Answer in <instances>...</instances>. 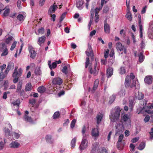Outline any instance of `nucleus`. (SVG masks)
Returning <instances> with one entry per match:
<instances>
[{
    "instance_id": "26",
    "label": "nucleus",
    "mask_w": 153,
    "mask_h": 153,
    "mask_svg": "<svg viewBox=\"0 0 153 153\" xmlns=\"http://www.w3.org/2000/svg\"><path fill=\"white\" fill-rule=\"evenodd\" d=\"M32 89V85L30 83H28L26 85L25 90L26 91H30Z\"/></svg>"
},
{
    "instance_id": "8",
    "label": "nucleus",
    "mask_w": 153,
    "mask_h": 153,
    "mask_svg": "<svg viewBox=\"0 0 153 153\" xmlns=\"http://www.w3.org/2000/svg\"><path fill=\"white\" fill-rule=\"evenodd\" d=\"M99 143H94L92 144L91 153H97L99 149Z\"/></svg>"
},
{
    "instance_id": "60",
    "label": "nucleus",
    "mask_w": 153,
    "mask_h": 153,
    "mask_svg": "<svg viewBox=\"0 0 153 153\" xmlns=\"http://www.w3.org/2000/svg\"><path fill=\"white\" fill-rule=\"evenodd\" d=\"M40 71L39 68H36L35 71V74L39 75L40 74Z\"/></svg>"
},
{
    "instance_id": "37",
    "label": "nucleus",
    "mask_w": 153,
    "mask_h": 153,
    "mask_svg": "<svg viewBox=\"0 0 153 153\" xmlns=\"http://www.w3.org/2000/svg\"><path fill=\"white\" fill-rule=\"evenodd\" d=\"M76 120L74 119L71 123V128H73L75 126L76 123Z\"/></svg>"
},
{
    "instance_id": "24",
    "label": "nucleus",
    "mask_w": 153,
    "mask_h": 153,
    "mask_svg": "<svg viewBox=\"0 0 153 153\" xmlns=\"http://www.w3.org/2000/svg\"><path fill=\"white\" fill-rule=\"evenodd\" d=\"M37 90L39 93H42L46 91V88L45 86H41L38 88Z\"/></svg>"
},
{
    "instance_id": "50",
    "label": "nucleus",
    "mask_w": 153,
    "mask_h": 153,
    "mask_svg": "<svg viewBox=\"0 0 153 153\" xmlns=\"http://www.w3.org/2000/svg\"><path fill=\"white\" fill-rule=\"evenodd\" d=\"M148 33V37L150 39H153V32L149 31Z\"/></svg>"
},
{
    "instance_id": "15",
    "label": "nucleus",
    "mask_w": 153,
    "mask_h": 153,
    "mask_svg": "<svg viewBox=\"0 0 153 153\" xmlns=\"http://www.w3.org/2000/svg\"><path fill=\"white\" fill-rule=\"evenodd\" d=\"M123 125L122 124H117L115 125L116 128L117 129L115 133V135L118 133L119 132L122 131V128L123 127Z\"/></svg>"
},
{
    "instance_id": "41",
    "label": "nucleus",
    "mask_w": 153,
    "mask_h": 153,
    "mask_svg": "<svg viewBox=\"0 0 153 153\" xmlns=\"http://www.w3.org/2000/svg\"><path fill=\"white\" fill-rule=\"evenodd\" d=\"M62 71L63 73L66 75L68 74V68L66 66L63 67Z\"/></svg>"
},
{
    "instance_id": "12",
    "label": "nucleus",
    "mask_w": 153,
    "mask_h": 153,
    "mask_svg": "<svg viewBox=\"0 0 153 153\" xmlns=\"http://www.w3.org/2000/svg\"><path fill=\"white\" fill-rule=\"evenodd\" d=\"M45 139L47 143L52 144L54 142V140L52 139V136L51 135H47L45 137Z\"/></svg>"
},
{
    "instance_id": "42",
    "label": "nucleus",
    "mask_w": 153,
    "mask_h": 153,
    "mask_svg": "<svg viewBox=\"0 0 153 153\" xmlns=\"http://www.w3.org/2000/svg\"><path fill=\"white\" fill-rule=\"evenodd\" d=\"M128 119V116L127 114H125L122 118V120L124 122L126 121Z\"/></svg>"
},
{
    "instance_id": "34",
    "label": "nucleus",
    "mask_w": 153,
    "mask_h": 153,
    "mask_svg": "<svg viewBox=\"0 0 153 153\" xmlns=\"http://www.w3.org/2000/svg\"><path fill=\"white\" fill-rule=\"evenodd\" d=\"M76 139V137L74 138L71 142V146L72 148H74L75 145Z\"/></svg>"
},
{
    "instance_id": "16",
    "label": "nucleus",
    "mask_w": 153,
    "mask_h": 153,
    "mask_svg": "<svg viewBox=\"0 0 153 153\" xmlns=\"http://www.w3.org/2000/svg\"><path fill=\"white\" fill-rule=\"evenodd\" d=\"M22 81H19L17 86V89L16 92L18 93H19L22 90Z\"/></svg>"
},
{
    "instance_id": "10",
    "label": "nucleus",
    "mask_w": 153,
    "mask_h": 153,
    "mask_svg": "<svg viewBox=\"0 0 153 153\" xmlns=\"http://www.w3.org/2000/svg\"><path fill=\"white\" fill-rule=\"evenodd\" d=\"M103 115L102 113H99L97 114L96 117V123L98 125L100 124L103 118Z\"/></svg>"
},
{
    "instance_id": "28",
    "label": "nucleus",
    "mask_w": 153,
    "mask_h": 153,
    "mask_svg": "<svg viewBox=\"0 0 153 153\" xmlns=\"http://www.w3.org/2000/svg\"><path fill=\"white\" fill-rule=\"evenodd\" d=\"M126 17L127 19L129 21H131L132 20V17L131 13L129 11L126 14Z\"/></svg>"
},
{
    "instance_id": "47",
    "label": "nucleus",
    "mask_w": 153,
    "mask_h": 153,
    "mask_svg": "<svg viewBox=\"0 0 153 153\" xmlns=\"http://www.w3.org/2000/svg\"><path fill=\"white\" fill-rule=\"evenodd\" d=\"M5 140H4V142L2 141L0 142V150H1L3 149L4 146V144L6 143Z\"/></svg>"
},
{
    "instance_id": "56",
    "label": "nucleus",
    "mask_w": 153,
    "mask_h": 153,
    "mask_svg": "<svg viewBox=\"0 0 153 153\" xmlns=\"http://www.w3.org/2000/svg\"><path fill=\"white\" fill-rule=\"evenodd\" d=\"M16 42H14L12 44L11 46V47L10 50L11 51H13L14 48H15L16 45Z\"/></svg>"
},
{
    "instance_id": "58",
    "label": "nucleus",
    "mask_w": 153,
    "mask_h": 153,
    "mask_svg": "<svg viewBox=\"0 0 153 153\" xmlns=\"http://www.w3.org/2000/svg\"><path fill=\"white\" fill-rule=\"evenodd\" d=\"M14 65L13 63H10L7 65V68H9V69H11V68H13L14 67Z\"/></svg>"
},
{
    "instance_id": "31",
    "label": "nucleus",
    "mask_w": 153,
    "mask_h": 153,
    "mask_svg": "<svg viewBox=\"0 0 153 153\" xmlns=\"http://www.w3.org/2000/svg\"><path fill=\"white\" fill-rule=\"evenodd\" d=\"M110 100L109 101V103L110 104H111L114 101L116 98V96L114 95H113L110 97Z\"/></svg>"
},
{
    "instance_id": "49",
    "label": "nucleus",
    "mask_w": 153,
    "mask_h": 153,
    "mask_svg": "<svg viewBox=\"0 0 153 153\" xmlns=\"http://www.w3.org/2000/svg\"><path fill=\"white\" fill-rule=\"evenodd\" d=\"M8 53V51L7 49V48H5L3 52L1 53V56H5L7 55Z\"/></svg>"
},
{
    "instance_id": "27",
    "label": "nucleus",
    "mask_w": 153,
    "mask_h": 153,
    "mask_svg": "<svg viewBox=\"0 0 153 153\" xmlns=\"http://www.w3.org/2000/svg\"><path fill=\"white\" fill-rule=\"evenodd\" d=\"M144 56L143 53L140 52L139 55V61L140 63L142 62L144 59Z\"/></svg>"
},
{
    "instance_id": "64",
    "label": "nucleus",
    "mask_w": 153,
    "mask_h": 153,
    "mask_svg": "<svg viewBox=\"0 0 153 153\" xmlns=\"http://www.w3.org/2000/svg\"><path fill=\"white\" fill-rule=\"evenodd\" d=\"M51 65V70H52V68L54 69L57 66V64L56 63V62H53L52 63Z\"/></svg>"
},
{
    "instance_id": "38",
    "label": "nucleus",
    "mask_w": 153,
    "mask_h": 153,
    "mask_svg": "<svg viewBox=\"0 0 153 153\" xmlns=\"http://www.w3.org/2000/svg\"><path fill=\"white\" fill-rule=\"evenodd\" d=\"M4 131L6 136H9L10 135V133L9 129L8 128H5Z\"/></svg>"
},
{
    "instance_id": "3",
    "label": "nucleus",
    "mask_w": 153,
    "mask_h": 153,
    "mask_svg": "<svg viewBox=\"0 0 153 153\" xmlns=\"http://www.w3.org/2000/svg\"><path fill=\"white\" fill-rule=\"evenodd\" d=\"M85 53L88 57L91 56L92 61H94V58L93 51L91 45L89 43L88 44V48L85 51Z\"/></svg>"
},
{
    "instance_id": "14",
    "label": "nucleus",
    "mask_w": 153,
    "mask_h": 153,
    "mask_svg": "<svg viewBox=\"0 0 153 153\" xmlns=\"http://www.w3.org/2000/svg\"><path fill=\"white\" fill-rule=\"evenodd\" d=\"M104 30L105 33H109L110 27L109 25L106 23V20L104 21Z\"/></svg>"
},
{
    "instance_id": "32",
    "label": "nucleus",
    "mask_w": 153,
    "mask_h": 153,
    "mask_svg": "<svg viewBox=\"0 0 153 153\" xmlns=\"http://www.w3.org/2000/svg\"><path fill=\"white\" fill-rule=\"evenodd\" d=\"M60 114L59 111L55 112L53 116V119H56L58 118L60 116Z\"/></svg>"
},
{
    "instance_id": "1",
    "label": "nucleus",
    "mask_w": 153,
    "mask_h": 153,
    "mask_svg": "<svg viewBox=\"0 0 153 153\" xmlns=\"http://www.w3.org/2000/svg\"><path fill=\"white\" fill-rule=\"evenodd\" d=\"M121 110L119 108H117L114 113H112L109 117L111 122L114 123L118 120L120 115Z\"/></svg>"
},
{
    "instance_id": "25",
    "label": "nucleus",
    "mask_w": 153,
    "mask_h": 153,
    "mask_svg": "<svg viewBox=\"0 0 153 153\" xmlns=\"http://www.w3.org/2000/svg\"><path fill=\"white\" fill-rule=\"evenodd\" d=\"M30 57L33 59H34L36 54L35 51L33 49H31L30 50Z\"/></svg>"
},
{
    "instance_id": "33",
    "label": "nucleus",
    "mask_w": 153,
    "mask_h": 153,
    "mask_svg": "<svg viewBox=\"0 0 153 153\" xmlns=\"http://www.w3.org/2000/svg\"><path fill=\"white\" fill-rule=\"evenodd\" d=\"M99 83V80L98 79H96L95 80L94 83L93 89L95 90L97 88Z\"/></svg>"
},
{
    "instance_id": "29",
    "label": "nucleus",
    "mask_w": 153,
    "mask_h": 153,
    "mask_svg": "<svg viewBox=\"0 0 153 153\" xmlns=\"http://www.w3.org/2000/svg\"><path fill=\"white\" fill-rule=\"evenodd\" d=\"M146 144L145 142H141L138 147V149L139 150H142L144 149L145 146Z\"/></svg>"
},
{
    "instance_id": "5",
    "label": "nucleus",
    "mask_w": 153,
    "mask_h": 153,
    "mask_svg": "<svg viewBox=\"0 0 153 153\" xmlns=\"http://www.w3.org/2000/svg\"><path fill=\"white\" fill-rule=\"evenodd\" d=\"M97 128H93L91 131L92 135L93 137H97L99 134L100 128L99 126H96Z\"/></svg>"
},
{
    "instance_id": "23",
    "label": "nucleus",
    "mask_w": 153,
    "mask_h": 153,
    "mask_svg": "<svg viewBox=\"0 0 153 153\" xmlns=\"http://www.w3.org/2000/svg\"><path fill=\"white\" fill-rule=\"evenodd\" d=\"M54 4L53 5L51 6L49 8L48 11V13L49 14H51L53 13H54L55 12Z\"/></svg>"
},
{
    "instance_id": "35",
    "label": "nucleus",
    "mask_w": 153,
    "mask_h": 153,
    "mask_svg": "<svg viewBox=\"0 0 153 153\" xmlns=\"http://www.w3.org/2000/svg\"><path fill=\"white\" fill-rule=\"evenodd\" d=\"M144 97V95L142 93L139 92L137 96V98L139 100L143 99Z\"/></svg>"
},
{
    "instance_id": "6",
    "label": "nucleus",
    "mask_w": 153,
    "mask_h": 153,
    "mask_svg": "<svg viewBox=\"0 0 153 153\" xmlns=\"http://www.w3.org/2000/svg\"><path fill=\"white\" fill-rule=\"evenodd\" d=\"M88 142L85 139H82L79 146V149L81 151L84 150L87 147Z\"/></svg>"
},
{
    "instance_id": "44",
    "label": "nucleus",
    "mask_w": 153,
    "mask_h": 153,
    "mask_svg": "<svg viewBox=\"0 0 153 153\" xmlns=\"http://www.w3.org/2000/svg\"><path fill=\"white\" fill-rule=\"evenodd\" d=\"M24 18V16L22 14H20L17 17V19L19 21H22Z\"/></svg>"
},
{
    "instance_id": "40",
    "label": "nucleus",
    "mask_w": 153,
    "mask_h": 153,
    "mask_svg": "<svg viewBox=\"0 0 153 153\" xmlns=\"http://www.w3.org/2000/svg\"><path fill=\"white\" fill-rule=\"evenodd\" d=\"M36 102V100L34 98L30 99L29 100V103L33 106L35 104Z\"/></svg>"
},
{
    "instance_id": "46",
    "label": "nucleus",
    "mask_w": 153,
    "mask_h": 153,
    "mask_svg": "<svg viewBox=\"0 0 153 153\" xmlns=\"http://www.w3.org/2000/svg\"><path fill=\"white\" fill-rule=\"evenodd\" d=\"M89 58L87 57L86 59V62L85 63V68H87L89 64Z\"/></svg>"
},
{
    "instance_id": "18",
    "label": "nucleus",
    "mask_w": 153,
    "mask_h": 153,
    "mask_svg": "<svg viewBox=\"0 0 153 153\" xmlns=\"http://www.w3.org/2000/svg\"><path fill=\"white\" fill-rule=\"evenodd\" d=\"M144 112H147L149 114H153V111H151L149 110H144V107H143L140 110V111H139V112H138V114H139L140 113H144Z\"/></svg>"
},
{
    "instance_id": "63",
    "label": "nucleus",
    "mask_w": 153,
    "mask_h": 153,
    "mask_svg": "<svg viewBox=\"0 0 153 153\" xmlns=\"http://www.w3.org/2000/svg\"><path fill=\"white\" fill-rule=\"evenodd\" d=\"M100 153H107V150L104 147L102 148L101 150Z\"/></svg>"
},
{
    "instance_id": "4",
    "label": "nucleus",
    "mask_w": 153,
    "mask_h": 153,
    "mask_svg": "<svg viewBox=\"0 0 153 153\" xmlns=\"http://www.w3.org/2000/svg\"><path fill=\"white\" fill-rule=\"evenodd\" d=\"M124 137V135L123 134L120 135L118 138V140L117 143V147L120 150L122 149L123 146L122 144V140Z\"/></svg>"
},
{
    "instance_id": "21",
    "label": "nucleus",
    "mask_w": 153,
    "mask_h": 153,
    "mask_svg": "<svg viewBox=\"0 0 153 153\" xmlns=\"http://www.w3.org/2000/svg\"><path fill=\"white\" fill-rule=\"evenodd\" d=\"M46 37L45 36H42L41 37H39L38 41V44L40 46L41 45L44 43Z\"/></svg>"
},
{
    "instance_id": "39",
    "label": "nucleus",
    "mask_w": 153,
    "mask_h": 153,
    "mask_svg": "<svg viewBox=\"0 0 153 153\" xmlns=\"http://www.w3.org/2000/svg\"><path fill=\"white\" fill-rule=\"evenodd\" d=\"M67 14V12L64 13L61 16L60 18L59 22H61L63 21L65 17V15Z\"/></svg>"
},
{
    "instance_id": "57",
    "label": "nucleus",
    "mask_w": 153,
    "mask_h": 153,
    "mask_svg": "<svg viewBox=\"0 0 153 153\" xmlns=\"http://www.w3.org/2000/svg\"><path fill=\"white\" fill-rule=\"evenodd\" d=\"M109 10V7L108 6H106L104 7L103 11L104 13H106Z\"/></svg>"
},
{
    "instance_id": "55",
    "label": "nucleus",
    "mask_w": 153,
    "mask_h": 153,
    "mask_svg": "<svg viewBox=\"0 0 153 153\" xmlns=\"http://www.w3.org/2000/svg\"><path fill=\"white\" fill-rule=\"evenodd\" d=\"M4 75L3 71H1L0 73V81H1L4 77Z\"/></svg>"
},
{
    "instance_id": "45",
    "label": "nucleus",
    "mask_w": 153,
    "mask_h": 153,
    "mask_svg": "<svg viewBox=\"0 0 153 153\" xmlns=\"http://www.w3.org/2000/svg\"><path fill=\"white\" fill-rule=\"evenodd\" d=\"M38 32L39 33L43 34L45 32V29L43 27H41L38 30Z\"/></svg>"
},
{
    "instance_id": "22",
    "label": "nucleus",
    "mask_w": 153,
    "mask_h": 153,
    "mask_svg": "<svg viewBox=\"0 0 153 153\" xmlns=\"http://www.w3.org/2000/svg\"><path fill=\"white\" fill-rule=\"evenodd\" d=\"M116 48L117 51H120L123 50V45L120 42H118L116 44Z\"/></svg>"
},
{
    "instance_id": "19",
    "label": "nucleus",
    "mask_w": 153,
    "mask_h": 153,
    "mask_svg": "<svg viewBox=\"0 0 153 153\" xmlns=\"http://www.w3.org/2000/svg\"><path fill=\"white\" fill-rule=\"evenodd\" d=\"M131 79H129V76H126L125 82V85L126 88H128L130 86Z\"/></svg>"
},
{
    "instance_id": "36",
    "label": "nucleus",
    "mask_w": 153,
    "mask_h": 153,
    "mask_svg": "<svg viewBox=\"0 0 153 153\" xmlns=\"http://www.w3.org/2000/svg\"><path fill=\"white\" fill-rule=\"evenodd\" d=\"M126 71L124 67H121L120 68L119 73L121 74H125Z\"/></svg>"
},
{
    "instance_id": "52",
    "label": "nucleus",
    "mask_w": 153,
    "mask_h": 153,
    "mask_svg": "<svg viewBox=\"0 0 153 153\" xmlns=\"http://www.w3.org/2000/svg\"><path fill=\"white\" fill-rule=\"evenodd\" d=\"M109 51V50L107 49V51L104 53V57L105 59L108 57Z\"/></svg>"
},
{
    "instance_id": "11",
    "label": "nucleus",
    "mask_w": 153,
    "mask_h": 153,
    "mask_svg": "<svg viewBox=\"0 0 153 153\" xmlns=\"http://www.w3.org/2000/svg\"><path fill=\"white\" fill-rule=\"evenodd\" d=\"M113 74V69L111 67L108 68L106 71V76L107 78H109L111 77Z\"/></svg>"
},
{
    "instance_id": "7",
    "label": "nucleus",
    "mask_w": 153,
    "mask_h": 153,
    "mask_svg": "<svg viewBox=\"0 0 153 153\" xmlns=\"http://www.w3.org/2000/svg\"><path fill=\"white\" fill-rule=\"evenodd\" d=\"M52 82L53 84L60 85L63 82V80L59 77H55L53 79Z\"/></svg>"
},
{
    "instance_id": "43",
    "label": "nucleus",
    "mask_w": 153,
    "mask_h": 153,
    "mask_svg": "<svg viewBox=\"0 0 153 153\" xmlns=\"http://www.w3.org/2000/svg\"><path fill=\"white\" fill-rule=\"evenodd\" d=\"M9 13L10 9H7L4 10L3 13V16H7L8 15Z\"/></svg>"
},
{
    "instance_id": "48",
    "label": "nucleus",
    "mask_w": 153,
    "mask_h": 153,
    "mask_svg": "<svg viewBox=\"0 0 153 153\" xmlns=\"http://www.w3.org/2000/svg\"><path fill=\"white\" fill-rule=\"evenodd\" d=\"M13 37L11 36L9 37L6 39L5 40V42L7 44H9L11 41L12 40Z\"/></svg>"
},
{
    "instance_id": "62",
    "label": "nucleus",
    "mask_w": 153,
    "mask_h": 153,
    "mask_svg": "<svg viewBox=\"0 0 153 153\" xmlns=\"http://www.w3.org/2000/svg\"><path fill=\"white\" fill-rule=\"evenodd\" d=\"M51 15V20L53 21V22L55 21L56 15L55 14H50Z\"/></svg>"
},
{
    "instance_id": "61",
    "label": "nucleus",
    "mask_w": 153,
    "mask_h": 153,
    "mask_svg": "<svg viewBox=\"0 0 153 153\" xmlns=\"http://www.w3.org/2000/svg\"><path fill=\"white\" fill-rule=\"evenodd\" d=\"M99 16L98 14H95L94 17V21L96 23H97L99 21Z\"/></svg>"
},
{
    "instance_id": "51",
    "label": "nucleus",
    "mask_w": 153,
    "mask_h": 153,
    "mask_svg": "<svg viewBox=\"0 0 153 153\" xmlns=\"http://www.w3.org/2000/svg\"><path fill=\"white\" fill-rule=\"evenodd\" d=\"M20 103V101L19 100H17L16 101H14L13 102V104L14 106L16 105L17 106H19Z\"/></svg>"
},
{
    "instance_id": "53",
    "label": "nucleus",
    "mask_w": 153,
    "mask_h": 153,
    "mask_svg": "<svg viewBox=\"0 0 153 153\" xmlns=\"http://www.w3.org/2000/svg\"><path fill=\"white\" fill-rule=\"evenodd\" d=\"M101 9H102L100 7L99 8L96 7L94 10L95 14H98L100 11V10Z\"/></svg>"
},
{
    "instance_id": "20",
    "label": "nucleus",
    "mask_w": 153,
    "mask_h": 153,
    "mask_svg": "<svg viewBox=\"0 0 153 153\" xmlns=\"http://www.w3.org/2000/svg\"><path fill=\"white\" fill-rule=\"evenodd\" d=\"M19 145L18 142L14 141L12 142L10 146L11 148H18Z\"/></svg>"
},
{
    "instance_id": "9",
    "label": "nucleus",
    "mask_w": 153,
    "mask_h": 153,
    "mask_svg": "<svg viewBox=\"0 0 153 153\" xmlns=\"http://www.w3.org/2000/svg\"><path fill=\"white\" fill-rule=\"evenodd\" d=\"M97 65V62H95L94 64V70L93 71L92 68L90 67H89V72L91 74H93L94 76L97 75L98 74V70L96 68Z\"/></svg>"
},
{
    "instance_id": "30",
    "label": "nucleus",
    "mask_w": 153,
    "mask_h": 153,
    "mask_svg": "<svg viewBox=\"0 0 153 153\" xmlns=\"http://www.w3.org/2000/svg\"><path fill=\"white\" fill-rule=\"evenodd\" d=\"M24 120L28 122H32L33 120L30 117H29L25 114L24 117Z\"/></svg>"
},
{
    "instance_id": "13",
    "label": "nucleus",
    "mask_w": 153,
    "mask_h": 153,
    "mask_svg": "<svg viewBox=\"0 0 153 153\" xmlns=\"http://www.w3.org/2000/svg\"><path fill=\"white\" fill-rule=\"evenodd\" d=\"M84 3V1L82 0H79L76 1V6L79 10H81L82 9V5Z\"/></svg>"
},
{
    "instance_id": "2",
    "label": "nucleus",
    "mask_w": 153,
    "mask_h": 153,
    "mask_svg": "<svg viewBox=\"0 0 153 153\" xmlns=\"http://www.w3.org/2000/svg\"><path fill=\"white\" fill-rule=\"evenodd\" d=\"M18 68L17 67H15L14 71L12 75L13 77L14 78L13 82L14 83H16L18 82L19 77L21 76L22 73V70L21 68H20L18 71L17 70Z\"/></svg>"
},
{
    "instance_id": "54",
    "label": "nucleus",
    "mask_w": 153,
    "mask_h": 153,
    "mask_svg": "<svg viewBox=\"0 0 153 153\" xmlns=\"http://www.w3.org/2000/svg\"><path fill=\"white\" fill-rule=\"evenodd\" d=\"M139 139V137H135L132 139L131 140V142L133 143H134L137 142Z\"/></svg>"
},
{
    "instance_id": "17",
    "label": "nucleus",
    "mask_w": 153,
    "mask_h": 153,
    "mask_svg": "<svg viewBox=\"0 0 153 153\" xmlns=\"http://www.w3.org/2000/svg\"><path fill=\"white\" fill-rule=\"evenodd\" d=\"M152 77L150 76H146L144 79V81L148 84H151L152 82Z\"/></svg>"
},
{
    "instance_id": "59",
    "label": "nucleus",
    "mask_w": 153,
    "mask_h": 153,
    "mask_svg": "<svg viewBox=\"0 0 153 153\" xmlns=\"http://www.w3.org/2000/svg\"><path fill=\"white\" fill-rule=\"evenodd\" d=\"M150 117L148 115L146 116L144 119V121L145 123L148 122L149 120Z\"/></svg>"
}]
</instances>
